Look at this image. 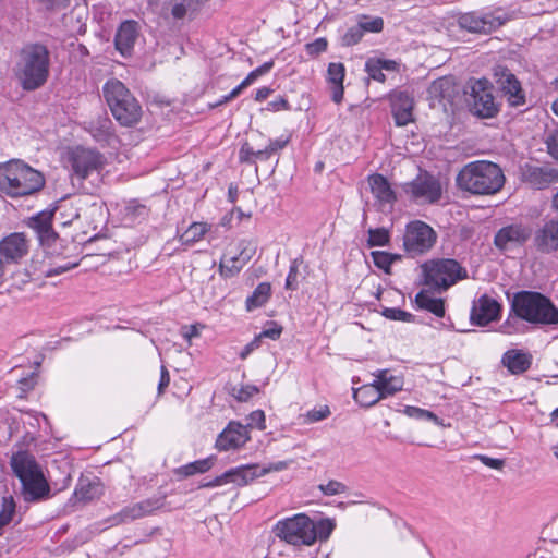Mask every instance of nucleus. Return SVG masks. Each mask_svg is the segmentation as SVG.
Listing matches in <instances>:
<instances>
[{
  "label": "nucleus",
  "instance_id": "f257e3e1",
  "mask_svg": "<svg viewBox=\"0 0 558 558\" xmlns=\"http://www.w3.org/2000/svg\"><path fill=\"white\" fill-rule=\"evenodd\" d=\"M44 185L41 172L20 159L0 163V195L24 197L37 193Z\"/></svg>",
  "mask_w": 558,
  "mask_h": 558
},
{
  "label": "nucleus",
  "instance_id": "f03ea898",
  "mask_svg": "<svg viewBox=\"0 0 558 558\" xmlns=\"http://www.w3.org/2000/svg\"><path fill=\"white\" fill-rule=\"evenodd\" d=\"M505 184L501 168L490 161L477 160L466 163L457 175L460 190L474 195H493Z\"/></svg>",
  "mask_w": 558,
  "mask_h": 558
},
{
  "label": "nucleus",
  "instance_id": "7ed1b4c3",
  "mask_svg": "<svg viewBox=\"0 0 558 558\" xmlns=\"http://www.w3.org/2000/svg\"><path fill=\"white\" fill-rule=\"evenodd\" d=\"M49 74V51L40 44L25 46L16 64V77L23 89L35 90L43 86Z\"/></svg>",
  "mask_w": 558,
  "mask_h": 558
},
{
  "label": "nucleus",
  "instance_id": "20e7f679",
  "mask_svg": "<svg viewBox=\"0 0 558 558\" xmlns=\"http://www.w3.org/2000/svg\"><path fill=\"white\" fill-rule=\"evenodd\" d=\"M106 158L97 150L77 148L72 153V189L92 194L100 182Z\"/></svg>",
  "mask_w": 558,
  "mask_h": 558
},
{
  "label": "nucleus",
  "instance_id": "39448f33",
  "mask_svg": "<svg viewBox=\"0 0 558 558\" xmlns=\"http://www.w3.org/2000/svg\"><path fill=\"white\" fill-rule=\"evenodd\" d=\"M512 312L517 317L536 325H558V308L538 292L521 291L513 298Z\"/></svg>",
  "mask_w": 558,
  "mask_h": 558
},
{
  "label": "nucleus",
  "instance_id": "423d86ee",
  "mask_svg": "<svg viewBox=\"0 0 558 558\" xmlns=\"http://www.w3.org/2000/svg\"><path fill=\"white\" fill-rule=\"evenodd\" d=\"M11 466L22 483L26 501L39 500L49 493V486L33 456L17 452L12 457Z\"/></svg>",
  "mask_w": 558,
  "mask_h": 558
},
{
  "label": "nucleus",
  "instance_id": "0eeeda50",
  "mask_svg": "<svg viewBox=\"0 0 558 558\" xmlns=\"http://www.w3.org/2000/svg\"><path fill=\"white\" fill-rule=\"evenodd\" d=\"M423 282L435 290H447L459 280L466 278V269L457 260L435 259L422 265Z\"/></svg>",
  "mask_w": 558,
  "mask_h": 558
},
{
  "label": "nucleus",
  "instance_id": "6e6552de",
  "mask_svg": "<svg viewBox=\"0 0 558 558\" xmlns=\"http://www.w3.org/2000/svg\"><path fill=\"white\" fill-rule=\"evenodd\" d=\"M274 533L292 546H311L316 542L314 521L303 513L278 521Z\"/></svg>",
  "mask_w": 558,
  "mask_h": 558
},
{
  "label": "nucleus",
  "instance_id": "1a4fd4ad",
  "mask_svg": "<svg viewBox=\"0 0 558 558\" xmlns=\"http://www.w3.org/2000/svg\"><path fill=\"white\" fill-rule=\"evenodd\" d=\"M54 209H45L28 219L27 226L34 230L41 246L50 254H61L62 240L52 228Z\"/></svg>",
  "mask_w": 558,
  "mask_h": 558
},
{
  "label": "nucleus",
  "instance_id": "9d476101",
  "mask_svg": "<svg viewBox=\"0 0 558 558\" xmlns=\"http://www.w3.org/2000/svg\"><path fill=\"white\" fill-rule=\"evenodd\" d=\"M435 242L436 233L427 223L416 220L407 226L403 245L409 254H423L430 250Z\"/></svg>",
  "mask_w": 558,
  "mask_h": 558
},
{
  "label": "nucleus",
  "instance_id": "9b49d317",
  "mask_svg": "<svg viewBox=\"0 0 558 558\" xmlns=\"http://www.w3.org/2000/svg\"><path fill=\"white\" fill-rule=\"evenodd\" d=\"M507 21L501 10L489 13L468 12L458 17V26L470 33H490Z\"/></svg>",
  "mask_w": 558,
  "mask_h": 558
},
{
  "label": "nucleus",
  "instance_id": "f8f14e48",
  "mask_svg": "<svg viewBox=\"0 0 558 558\" xmlns=\"http://www.w3.org/2000/svg\"><path fill=\"white\" fill-rule=\"evenodd\" d=\"M469 105L471 111L481 118H492L498 112L497 104L487 80L474 81L470 86Z\"/></svg>",
  "mask_w": 558,
  "mask_h": 558
},
{
  "label": "nucleus",
  "instance_id": "ddd939ff",
  "mask_svg": "<svg viewBox=\"0 0 558 558\" xmlns=\"http://www.w3.org/2000/svg\"><path fill=\"white\" fill-rule=\"evenodd\" d=\"M403 191L418 203H435L441 196V184L427 172H421L414 180L403 185Z\"/></svg>",
  "mask_w": 558,
  "mask_h": 558
},
{
  "label": "nucleus",
  "instance_id": "4468645a",
  "mask_svg": "<svg viewBox=\"0 0 558 558\" xmlns=\"http://www.w3.org/2000/svg\"><path fill=\"white\" fill-rule=\"evenodd\" d=\"M165 504V497H153L148 498L121 509L120 512L116 513L108 519L110 526L130 523L134 520L142 519L144 517L153 514L156 510L160 509Z\"/></svg>",
  "mask_w": 558,
  "mask_h": 558
},
{
  "label": "nucleus",
  "instance_id": "2eb2a0df",
  "mask_svg": "<svg viewBox=\"0 0 558 558\" xmlns=\"http://www.w3.org/2000/svg\"><path fill=\"white\" fill-rule=\"evenodd\" d=\"M501 305L494 298L483 294L473 302L471 310V323L477 326H486L497 320L500 316Z\"/></svg>",
  "mask_w": 558,
  "mask_h": 558
},
{
  "label": "nucleus",
  "instance_id": "dca6fc26",
  "mask_svg": "<svg viewBox=\"0 0 558 558\" xmlns=\"http://www.w3.org/2000/svg\"><path fill=\"white\" fill-rule=\"evenodd\" d=\"M255 248L246 241L239 243V253L232 256H223L219 263V274L223 278L236 276L242 268L251 260Z\"/></svg>",
  "mask_w": 558,
  "mask_h": 558
},
{
  "label": "nucleus",
  "instance_id": "f3484780",
  "mask_svg": "<svg viewBox=\"0 0 558 558\" xmlns=\"http://www.w3.org/2000/svg\"><path fill=\"white\" fill-rule=\"evenodd\" d=\"M247 426L239 422H230L225 429L218 435L216 448L220 451L238 449L250 440Z\"/></svg>",
  "mask_w": 558,
  "mask_h": 558
},
{
  "label": "nucleus",
  "instance_id": "a211bd4d",
  "mask_svg": "<svg viewBox=\"0 0 558 558\" xmlns=\"http://www.w3.org/2000/svg\"><path fill=\"white\" fill-rule=\"evenodd\" d=\"M531 235V229L522 225H511L501 228L495 235V245L502 251L524 244Z\"/></svg>",
  "mask_w": 558,
  "mask_h": 558
},
{
  "label": "nucleus",
  "instance_id": "6ab92c4d",
  "mask_svg": "<svg viewBox=\"0 0 558 558\" xmlns=\"http://www.w3.org/2000/svg\"><path fill=\"white\" fill-rule=\"evenodd\" d=\"M27 252L28 244L24 233H11L0 242V257L7 265L17 263Z\"/></svg>",
  "mask_w": 558,
  "mask_h": 558
},
{
  "label": "nucleus",
  "instance_id": "aec40b11",
  "mask_svg": "<svg viewBox=\"0 0 558 558\" xmlns=\"http://www.w3.org/2000/svg\"><path fill=\"white\" fill-rule=\"evenodd\" d=\"M496 76H498L497 83L509 105L512 107L523 106L525 94L519 80L507 69L496 72Z\"/></svg>",
  "mask_w": 558,
  "mask_h": 558
},
{
  "label": "nucleus",
  "instance_id": "412c9836",
  "mask_svg": "<svg viewBox=\"0 0 558 558\" xmlns=\"http://www.w3.org/2000/svg\"><path fill=\"white\" fill-rule=\"evenodd\" d=\"M372 375L383 399L391 397L403 389L404 377L401 373L396 374L385 368L377 369Z\"/></svg>",
  "mask_w": 558,
  "mask_h": 558
},
{
  "label": "nucleus",
  "instance_id": "4be33fe9",
  "mask_svg": "<svg viewBox=\"0 0 558 558\" xmlns=\"http://www.w3.org/2000/svg\"><path fill=\"white\" fill-rule=\"evenodd\" d=\"M391 111L398 126H404L413 121V98L407 92H395L391 97Z\"/></svg>",
  "mask_w": 558,
  "mask_h": 558
},
{
  "label": "nucleus",
  "instance_id": "5701e85b",
  "mask_svg": "<svg viewBox=\"0 0 558 558\" xmlns=\"http://www.w3.org/2000/svg\"><path fill=\"white\" fill-rule=\"evenodd\" d=\"M104 494V485L99 477L93 474L82 475L74 490L77 501L88 502L98 499Z\"/></svg>",
  "mask_w": 558,
  "mask_h": 558
},
{
  "label": "nucleus",
  "instance_id": "b1692460",
  "mask_svg": "<svg viewBox=\"0 0 558 558\" xmlns=\"http://www.w3.org/2000/svg\"><path fill=\"white\" fill-rule=\"evenodd\" d=\"M110 110L116 120L125 126L136 124L142 117V108L134 96L124 100L123 104L110 108Z\"/></svg>",
  "mask_w": 558,
  "mask_h": 558
},
{
  "label": "nucleus",
  "instance_id": "393cba45",
  "mask_svg": "<svg viewBox=\"0 0 558 558\" xmlns=\"http://www.w3.org/2000/svg\"><path fill=\"white\" fill-rule=\"evenodd\" d=\"M137 38V24L134 21L123 22L116 34L114 44L117 50L123 56L129 57L133 51Z\"/></svg>",
  "mask_w": 558,
  "mask_h": 558
},
{
  "label": "nucleus",
  "instance_id": "a878e982",
  "mask_svg": "<svg viewBox=\"0 0 558 558\" xmlns=\"http://www.w3.org/2000/svg\"><path fill=\"white\" fill-rule=\"evenodd\" d=\"M367 181L372 194L381 206H391L395 203L396 194L384 175L375 173L369 175Z\"/></svg>",
  "mask_w": 558,
  "mask_h": 558
},
{
  "label": "nucleus",
  "instance_id": "bb28decb",
  "mask_svg": "<svg viewBox=\"0 0 558 558\" xmlns=\"http://www.w3.org/2000/svg\"><path fill=\"white\" fill-rule=\"evenodd\" d=\"M535 244L542 252L558 250V220H550L535 235Z\"/></svg>",
  "mask_w": 558,
  "mask_h": 558
},
{
  "label": "nucleus",
  "instance_id": "cd10ccee",
  "mask_svg": "<svg viewBox=\"0 0 558 558\" xmlns=\"http://www.w3.org/2000/svg\"><path fill=\"white\" fill-rule=\"evenodd\" d=\"M523 179L531 186L542 190L553 183L557 179V175L551 169L527 166L523 170Z\"/></svg>",
  "mask_w": 558,
  "mask_h": 558
},
{
  "label": "nucleus",
  "instance_id": "c85d7f7f",
  "mask_svg": "<svg viewBox=\"0 0 558 558\" xmlns=\"http://www.w3.org/2000/svg\"><path fill=\"white\" fill-rule=\"evenodd\" d=\"M345 68L341 62H331L327 69V82L331 87V99L340 104L343 99V80Z\"/></svg>",
  "mask_w": 558,
  "mask_h": 558
},
{
  "label": "nucleus",
  "instance_id": "c756f323",
  "mask_svg": "<svg viewBox=\"0 0 558 558\" xmlns=\"http://www.w3.org/2000/svg\"><path fill=\"white\" fill-rule=\"evenodd\" d=\"M228 484L232 483L236 486H245L255 478L260 477L259 464H245L226 471Z\"/></svg>",
  "mask_w": 558,
  "mask_h": 558
},
{
  "label": "nucleus",
  "instance_id": "7c9ffc66",
  "mask_svg": "<svg viewBox=\"0 0 558 558\" xmlns=\"http://www.w3.org/2000/svg\"><path fill=\"white\" fill-rule=\"evenodd\" d=\"M102 93L109 108L117 107L133 97L124 84L116 78L109 80L104 85Z\"/></svg>",
  "mask_w": 558,
  "mask_h": 558
},
{
  "label": "nucleus",
  "instance_id": "2f4dec72",
  "mask_svg": "<svg viewBox=\"0 0 558 558\" xmlns=\"http://www.w3.org/2000/svg\"><path fill=\"white\" fill-rule=\"evenodd\" d=\"M397 70L398 63L393 60L369 58L365 62V71L368 77L379 83H384L386 81L384 71L393 72Z\"/></svg>",
  "mask_w": 558,
  "mask_h": 558
},
{
  "label": "nucleus",
  "instance_id": "473e14b6",
  "mask_svg": "<svg viewBox=\"0 0 558 558\" xmlns=\"http://www.w3.org/2000/svg\"><path fill=\"white\" fill-rule=\"evenodd\" d=\"M502 364L512 374L524 373L531 365V356L521 350H508L502 355Z\"/></svg>",
  "mask_w": 558,
  "mask_h": 558
},
{
  "label": "nucleus",
  "instance_id": "72a5a7b5",
  "mask_svg": "<svg viewBox=\"0 0 558 558\" xmlns=\"http://www.w3.org/2000/svg\"><path fill=\"white\" fill-rule=\"evenodd\" d=\"M417 308L433 313L437 317L445 316V304L440 298H435L428 290L420 291L415 296Z\"/></svg>",
  "mask_w": 558,
  "mask_h": 558
},
{
  "label": "nucleus",
  "instance_id": "f704fd0d",
  "mask_svg": "<svg viewBox=\"0 0 558 558\" xmlns=\"http://www.w3.org/2000/svg\"><path fill=\"white\" fill-rule=\"evenodd\" d=\"M353 398L360 405L369 408L383 400L375 380L353 389Z\"/></svg>",
  "mask_w": 558,
  "mask_h": 558
},
{
  "label": "nucleus",
  "instance_id": "c9c22d12",
  "mask_svg": "<svg viewBox=\"0 0 558 558\" xmlns=\"http://www.w3.org/2000/svg\"><path fill=\"white\" fill-rule=\"evenodd\" d=\"M88 131L94 140L101 144H110L114 137L112 122L107 117L98 118L96 121L90 122Z\"/></svg>",
  "mask_w": 558,
  "mask_h": 558
},
{
  "label": "nucleus",
  "instance_id": "e433bc0d",
  "mask_svg": "<svg viewBox=\"0 0 558 558\" xmlns=\"http://www.w3.org/2000/svg\"><path fill=\"white\" fill-rule=\"evenodd\" d=\"M271 295V286L268 282H260L253 291V293L247 296L245 301V306L248 312L262 307L267 303Z\"/></svg>",
  "mask_w": 558,
  "mask_h": 558
},
{
  "label": "nucleus",
  "instance_id": "4c0bfd02",
  "mask_svg": "<svg viewBox=\"0 0 558 558\" xmlns=\"http://www.w3.org/2000/svg\"><path fill=\"white\" fill-rule=\"evenodd\" d=\"M204 0H171V15L175 20L194 14L203 4Z\"/></svg>",
  "mask_w": 558,
  "mask_h": 558
},
{
  "label": "nucleus",
  "instance_id": "58836bf2",
  "mask_svg": "<svg viewBox=\"0 0 558 558\" xmlns=\"http://www.w3.org/2000/svg\"><path fill=\"white\" fill-rule=\"evenodd\" d=\"M210 230V225L205 222H193L180 236L182 244L192 245L204 238Z\"/></svg>",
  "mask_w": 558,
  "mask_h": 558
},
{
  "label": "nucleus",
  "instance_id": "ea45409f",
  "mask_svg": "<svg viewBox=\"0 0 558 558\" xmlns=\"http://www.w3.org/2000/svg\"><path fill=\"white\" fill-rule=\"evenodd\" d=\"M214 465V458H206L185 464L177 470L183 476H191L197 473H205Z\"/></svg>",
  "mask_w": 558,
  "mask_h": 558
},
{
  "label": "nucleus",
  "instance_id": "a19ab883",
  "mask_svg": "<svg viewBox=\"0 0 558 558\" xmlns=\"http://www.w3.org/2000/svg\"><path fill=\"white\" fill-rule=\"evenodd\" d=\"M288 143V136H280L276 140H270L266 148L258 149L256 151L258 160H268L275 153L283 149Z\"/></svg>",
  "mask_w": 558,
  "mask_h": 558
},
{
  "label": "nucleus",
  "instance_id": "79ce46f5",
  "mask_svg": "<svg viewBox=\"0 0 558 558\" xmlns=\"http://www.w3.org/2000/svg\"><path fill=\"white\" fill-rule=\"evenodd\" d=\"M15 513V502L12 496H4L0 510V530L8 525Z\"/></svg>",
  "mask_w": 558,
  "mask_h": 558
},
{
  "label": "nucleus",
  "instance_id": "37998d69",
  "mask_svg": "<svg viewBox=\"0 0 558 558\" xmlns=\"http://www.w3.org/2000/svg\"><path fill=\"white\" fill-rule=\"evenodd\" d=\"M330 415V409L328 405H320L319 408H314L306 413L301 415L302 422L305 424H312L316 422H320L327 418Z\"/></svg>",
  "mask_w": 558,
  "mask_h": 558
},
{
  "label": "nucleus",
  "instance_id": "c03bdc74",
  "mask_svg": "<svg viewBox=\"0 0 558 558\" xmlns=\"http://www.w3.org/2000/svg\"><path fill=\"white\" fill-rule=\"evenodd\" d=\"M38 383V374L35 372L29 373L26 377H21L16 381V389L19 391V397L24 398L25 395L33 390L34 387Z\"/></svg>",
  "mask_w": 558,
  "mask_h": 558
},
{
  "label": "nucleus",
  "instance_id": "a18cd8bd",
  "mask_svg": "<svg viewBox=\"0 0 558 558\" xmlns=\"http://www.w3.org/2000/svg\"><path fill=\"white\" fill-rule=\"evenodd\" d=\"M403 413L409 417L417 418V420H427L434 423H438V416L433 412L421 409L413 405H407L403 410Z\"/></svg>",
  "mask_w": 558,
  "mask_h": 558
},
{
  "label": "nucleus",
  "instance_id": "49530a36",
  "mask_svg": "<svg viewBox=\"0 0 558 558\" xmlns=\"http://www.w3.org/2000/svg\"><path fill=\"white\" fill-rule=\"evenodd\" d=\"M389 242L388 231L384 228L369 229L367 243L371 247L384 246Z\"/></svg>",
  "mask_w": 558,
  "mask_h": 558
},
{
  "label": "nucleus",
  "instance_id": "de8ad7c7",
  "mask_svg": "<svg viewBox=\"0 0 558 558\" xmlns=\"http://www.w3.org/2000/svg\"><path fill=\"white\" fill-rule=\"evenodd\" d=\"M258 388L254 385H242L232 388V396L241 402L248 401L253 396L258 393Z\"/></svg>",
  "mask_w": 558,
  "mask_h": 558
},
{
  "label": "nucleus",
  "instance_id": "09e8293b",
  "mask_svg": "<svg viewBox=\"0 0 558 558\" xmlns=\"http://www.w3.org/2000/svg\"><path fill=\"white\" fill-rule=\"evenodd\" d=\"M335 529V523L329 519L319 520L314 522V531L316 534V541H326Z\"/></svg>",
  "mask_w": 558,
  "mask_h": 558
},
{
  "label": "nucleus",
  "instance_id": "8fccbe9b",
  "mask_svg": "<svg viewBox=\"0 0 558 558\" xmlns=\"http://www.w3.org/2000/svg\"><path fill=\"white\" fill-rule=\"evenodd\" d=\"M319 489L326 496H335L345 493L348 487L341 482L331 480L327 484H320Z\"/></svg>",
  "mask_w": 558,
  "mask_h": 558
},
{
  "label": "nucleus",
  "instance_id": "3c124183",
  "mask_svg": "<svg viewBox=\"0 0 558 558\" xmlns=\"http://www.w3.org/2000/svg\"><path fill=\"white\" fill-rule=\"evenodd\" d=\"M363 35H364L363 29L361 28L360 24L357 23L356 25L350 27L345 32V34L342 37V43L345 46L355 45L362 39Z\"/></svg>",
  "mask_w": 558,
  "mask_h": 558
},
{
  "label": "nucleus",
  "instance_id": "603ef678",
  "mask_svg": "<svg viewBox=\"0 0 558 558\" xmlns=\"http://www.w3.org/2000/svg\"><path fill=\"white\" fill-rule=\"evenodd\" d=\"M361 28L363 29V33L365 32H372V33H378L383 29L384 27V22H383V19L380 17H366L364 16L360 22H359Z\"/></svg>",
  "mask_w": 558,
  "mask_h": 558
},
{
  "label": "nucleus",
  "instance_id": "864d4df0",
  "mask_svg": "<svg viewBox=\"0 0 558 558\" xmlns=\"http://www.w3.org/2000/svg\"><path fill=\"white\" fill-rule=\"evenodd\" d=\"M328 47V41L324 37H319L312 43L305 45V51L311 57H316L322 52H325Z\"/></svg>",
  "mask_w": 558,
  "mask_h": 558
},
{
  "label": "nucleus",
  "instance_id": "5fc2aeb1",
  "mask_svg": "<svg viewBox=\"0 0 558 558\" xmlns=\"http://www.w3.org/2000/svg\"><path fill=\"white\" fill-rule=\"evenodd\" d=\"M274 66V62H265L260 66L256 68L252 72L248 73V75L243 80L244 84L248 87L252 85L259 76L268 73Z\"/></svg>",
  "mask_w": 558,
  "mask_h": 558
},
{
  "label": "nucleus",
  "instance_id": "6e6d98bb",
  "mask_svg": "<svg viewBox=\"0 0 558 558\" xmlns=\"http://www.w3.org/2000/svg\"><path fill=\"white\" fill-rule=\"evenodd\" d=\"M383 315L386 318H389L392 320H401V322H410L413 318V315L411 313H408L405 311H402L400 308H395V307L384 308Z\"/></svg>",
  "mask_w": 558,
  "mask_h": 558
},
{
  "label": "nucleus",
  "instance_id": "4d7b16f0",
  "mask_svg": "<svg viewBox=\"0 0 558 558\" xmlns=\"http://www.w3.org/2000/svg\"><path fill=\"white\" fill-rule=\"evenodd\" d=\"M374 264L385 271H388L391 266L393 258L390 254L386 252H373L372 253Z\"/></svg>",
  "mask_w": 558,
  "mask_h": 558
},
{
  "label": "nucleus",
  "instance_id": "13d9d810",
  "mask_svg": "<svg viewBox=\"0 0 558 558\" xmlns=\"http://www.w3.org/2000/svg\"><path fill=\"white\" fill-rule=\"evenodd\" d=\"M548 154L558 160V126L551 130L546 137Z\"/></svg>",
  "mask_w": 558,
  "mask_h": 558
},
{
  "label": "nucleus",
  "instance_id": "bf43d9fd",
  "mask_svg": "<svg viewBox=\"0 0 558 558\" xmlns=\"http://www.w3.org/2000/svg\"><path fill=\"white\" fill-rule=\"evenodd\" d=\"M292 461H277V462H270L266 465H259V474L260 476H264L270 472H280L283 470H287Z\"/></svg>",
  "mask_w": 558,
  "mask_h": 558
},
{
  "label": "nucleus",
  "instance_id": "052dcab7",
  "mask_svg": "<svg viewBox=\"0 0 558 558\" xmlns=\"http://www.w3.org/2000/svg\"><path fill=\"white\" fill-rule=\"evenodd\" d=\"M298 276H299V265L296 260H293L290 265L289 272L286 279V289L287 290H296L298 288Z\"/></svg>",
  "mask_w": 558,
  "mask_h": 558
},
{
  "label": "nucleus",
  "instance_id": "680f3d73",
  "mask_svg": "<svg viewBox=\"0 0 558 558\" xmlns=\"http://www.w3.org/2000/svg\"><path fill=\"white\" fill-rule=\"evenodd\" d=\"M248 423H247V428L248 427H256L260 430H264L266 428V425H265V413L264 411L262 410H256V411H253L250 415H248Z\"/></svg>",
  "mask_w": 558,
  "mask_h": 558
},
{
  "label": "nucleus",
  "instance_id": "e2e57ef3",
  "mask_svg": "<svg viewBox=\"0 0 558 558\" xmlns=\"http://www.w3.org/2000/svg\"><path fill=\"white\" fill-rule=\"evenodd\" d=\"M282 333V327L275 322H270L268 326L259 333V338L279 339Z\"/></svg>",
  "mask_w": 558,
  "mask_h": 558
},
{
  "label": "nucleus",
  "instance_id": "0e129e2a",
  "mask_svg": "<svg viewBox=\"0 0 558 558\" xmlns=\"http://www.w3.org/2000/svg\"><path fill=\"white\" fill-rule=\"evenodd\" d=\"M475 459L480 460L484 465L495 469V470H501L505 466V460L492 458L485 454H477L475 456Z\"/></svg>",
  "mask_w": 558,
  "mask_h": 558
},
{
  "label": "nucleus",
  "instance_id": "69168bd1",
  "mask_svg": "<svg viewBox=\"0 0 558 558\" xmlns=\"http://www.w3.org/2000/svg\"><path fill=\"white\" fill-rule=\"evenodd\" d=\"M256 151L247 143L243 144L239 153L240 161L252 162L258 159Z\"/></svg>",
  "mask_w": 558,
  "mask_h": 558
},
{
  "label": "nucleus",
  "instance_id": "338daca9",
  "mask_svg": "<svg viewBox=\"0 0 558 558\" xmlns=\"http://www.w3.org/2000/svg\"><path fill=\"white\" fill-rule=\"evenodd\" d=\"M201 327L202 326L198 324L185 325L181 328V335L185 340L191 341L193 338H196L201 335Z\"/></svg>",
  "mask_w": 558,
  "mask_h": 558
},
{
  "label": "nucleus",
  "instance_id": "774afa93",
  "mask_svg": "<svg viewBox=\"0 0 558 558\" xmlns=\"http://www.w3.org/2000/svg\"><path fill=\"white\" fill-rule=\"evenodd\" d=\"M289 108L290 107L288 100L283 97H278L277 99L269 101L266 109L272 112H277L281 110H288Z\"/></svg>",
  "mask_w": 558,
  "mask_h": 558
}]
</instances>
